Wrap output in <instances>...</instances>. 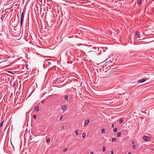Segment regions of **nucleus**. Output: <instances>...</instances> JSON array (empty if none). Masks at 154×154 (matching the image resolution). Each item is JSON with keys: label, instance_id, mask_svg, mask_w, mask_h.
Wrapping results in <instances>:
<instances>
[{"label": "nucleus", "instance_id": "f257e3e1", "mask_svg": "<svg viewBox=\"0 0 154 154\" xmlns=\"http://www.w3.org/2000/svg\"><path fill=\"white\" fill-rule=\"evenodd\" d=\"M149 137L147 136H145L143 137V140L146 141H149Z\"/></svg>", "mask_w": 154, "mask_h": 154}, {"label": "nucleus", "instance_id": "f03ea898", "mask_svg": "<svg viewBox=\"0 0 154 154\" xmlns=\"http://www.w3.org/2000/svg\"><path fill=\"white\" fill-rule=\"evenodd\" d=\"M24 16H21L20 18V24L21 26H22V25L23 22L24 20Z\"/></svg>", "mask_w": 154, "mask_h": 154}, {"label": "nucleus", "instance_id": "7ed1b4c3", "mask_svg": "<svg viewBox=\"0 0 154 154\" xmlns=\"http://www.w3.org/2000/svg\"><path fill=\"white\" fill-rule=\"evenodd\" d=\"M67 109V106L66 105H63L62 106V109L63 111H65Z\"/></svg>", "mask_w": 154, "mask_h": 154}, {"label": "nucleus", "instance_id": "20e7f679", "mask_svg": "<svg viewBox=\"0 0 154 154\" xmlns=\"http://www.w3.org/2000/svg\"><path fill=\"white\" fill-rule=\"evenodd\" d=\"M146 79H140L138 81V82L139 83H141L143 82H145L146 81Z\"/></svg>", "mask_w": 154, "mask_h": 154}, {"label": "nucleus", "instance_id": "39448f33", "mask_svg": "<svg viewBox=\"0 0 154 154\" xmlns=\"http://www.w3.org/2000/svg\"><path fill=\"white\" fill-rule=\"evenodd\" d=\"M89 121H90L89 119H87L85 121L84 126L85 127L89 123Z\"/></svg>", "mask_w": 154, "mask_h": 154}, {"label": "nucleus", "instance_id": "423d86ee", "mask_svg": "<svg viewBox=\"0 0 154 154\" xmlns=\"http://www.w3.org/2000/svg\"><path fill=\"white\" fill-rule=\"evenodd\" d=\"M12 31L14 33H16L17 32V28L16 26L14 27Z\"/></svg>", "mask_w": 154, "mask_h": 154}, {"label": "nucleus", "instance_id": "0eeeda50", "mask_svg": "<svg viewBox=\"0 0 154 154\" xmlns=\"http://www.w3.org/2000/svg\"><path fill=\"white\" fill-rule=\"evenodd\" d=\"M139 33H138L137 32H136L135 34V36L137 38H140V37L139 36Z\"/></svg>", "mask_w": 154, "mask_h": 154}, {"label": "nucleus", "instance_id": "6e6552de", "mask_svg": "<svg viewBox=\"0 0 154 154\" xmlns=\"http://www.w3.org/2000/svg\"><path fill=\"white\" fill-rule=\"evenodd\" d=\"M35 109L37 112L39 110V107L38 106H35Z\"/></svg>", "mask_w": 154, "mask_h": 154}, {"label": "nucleus", "instance_id": "1a4fd4ad", "mask_svg": "<svg viewBox=\"0 0 154 154\" xmlns=\"http://www.w3.org/2000/svg\"><path fill=\"white\" fill-rule=\"evenodd\" d=\"M122 133H124L125 135H126L128 133V131L127 130H124L123 131Z\"/></svg>", "mask_w": 154, "mask_h": 154}, {"label": "nucleus", "instance_id": "9d476101", "mask_svg": "<svg viewBox=\"0 0 154 154\" xmlns=\"http://www.w3.org/2000/svg\"><path fill=\"white\" fill-rule=\"evenodd\" d=\"M141 3V0H137V4L139 5Z\"/></svg>", "mask_w": 154, "mask_h": 154}, {"label": "nucleus", "instance_id": "9b49d317", "mask_svg": "<svg viewBox=\"0 0 154 154\" xmlns=\"http://www.w3.org/2000/svg\"><path fill=\"white\" fill-rule=\"evenodd\" d=\"M42 28L44 30V31H45V30L46 29V27L45 24L43 26H42Z\"/></svg>", "mask_w": 154, "mask_h": 154}, {"label": "nucleus", "instance_id": "f8f14e48", "mask_svg": "<svg viewBox=\"0 0 154 154\" xmlns=\"http://www.w3.org/2000/svg\"><path fill=\"white\" fill-rule=\"evenodd\" d=\"M4 121H2L0 123V129L2 128L3 125V124L4 123Z\"/></svg>", "mask_w": 154, "mask_h": 154}, {"label": "nucleus", "instance_id": "ddd939ff", "mask_svg": "<svg viewBox=\"0 0 154 154\" xmlns=\"http://www.w3.org/2000/svg\"><path fill=\"white\" fill-rule=\"evenodd\" d=\"M68 95H66L65 96V97H64V100H68Z\"/></svg>", "mask_w": 154, "mask_h": 154}, {"label": "nucleus", "instance_id": "4468645a", "mask_svg": "<svg viewBox=\"0 0 154 154\" xmlns=\"http://www.w3.org/2000/svg\"><path fill=\"white\" fill-rule=\"evenodd\" d=\"M116 140V138H113L112 139V142H115Z\"/></svg>", "mask_w": 154, "mask_h": 154}, {"label": "nucleus", "instance_id": "2eb2a0df", "mask_svg": "<svg viewBox=\"0 0 154 154\" xmlns=\"http://www.w3.org/2000/svg\"><path fill=\"white\" fill-rule=\"evenodd\" d=\"M117 128H115V129H113V131L114 133H116L117 132Z\"/></svg>", "mask_w": 154, "mask_h": 154}, {"label": "nucleus", "instance_id": "dca6fc26", "mask_svg": "<svg viewBox=\"0 0 154 154\" xmlns=\"http://www.w3.org/2000/svg\"><path fill=\"white\" fill-rule=\"evenodd\" d=\"M85 136H86V134L85 133H83L82 134V137L84 138L85 137Z\"/></svg>", "mask_w": 154, "mask_h": 154}, {"label": "nucleus", "instance_id": "f3484780", "mask_svg": "<svg viewBox=\"0 0 154 154\" xmlns=\"http://www.w3.org/2000/svg\"><path fill=\"white\" fill-rule=\"evenodd\" d=\"M102 150L103 151V152H104L105 151H106V148L105 146H103V147H102Z\"/></svg>", "mask_w": 154, "mask_h": 154}, {"label": "nucleus", "instance_id": "a211bd4d", "mask_svg": "<svg viewBox=\"0 0 154 154\" xmlns=\"http://www.w3.org/2000/svg\"><path fill=\"white\" fill-rule=\"evenodd\" d=\"M75 134L76 135H77L79 134V130H77L75 131Z\"/></svg>", "mask_w": 154, "mask_h": 154}, {"label": "nucleus", "instance_id": "6ab92c4d", "mask_svg": "<svg viewBox=\"0 0 154 154\" xmlns=\"http://www.w3.org/2000/svg\"><path fill=\"white\" fill-rule=\"evenodd\" d=\"M137 148V146H135V145H134L132 146V148L133 149H135Z\"/></svg>", "mask_w": 154, "mask_h": 154}, {"label": "nucleus", "instance_id": "aec40b11", "mask_svg": "<svg viewBox=\"0 0 154 154\" xmlns=\"http://www.w3.org/2000/svg\"><path fill=\"white\" fill-rule=\"evenodd\" d=\"M121 132L117 134V137H120L121 135Z\"/></svg>", "mask_w": 154, "mask_h": 154}, {"label": "nucleus", "instance_id": "412c9836", "mask_svg": "<svg viewBox=\"0 0 154 154\" xmlns=\"http://www.w3.org/2000/svg\"><path fill=\"white\" fill-rule=\"evenodd\" d=\"M101 131L102 133H104L105 132V130L104 129H102L101 130Z\"/></svg>", "mask_w": 154, "mask_h": 154}, {"label": "nucleus", "instance_id": "4be33fe9", "mask_svg": "<svg viewBox=\"0 0 154 154\" xmlns=\"http://www.w3.org/2000/svg\"><path fill=\"white\" fill-rule=\"evenodd\" d=\"M50 139H49V138H48V139H47V142L48 143H49L50 142Z\"/></svg>", "mask_w": 154, "mask_h": 154}, {"label": "nucleus", "instance_id": "5701e85b", "mask_svg": "<svg viewBox=\"0 0 154 154\" xmlns=\"http://www.w3.org/2000/svg\"><path fill=\"white\" fill-rule=\"evenodd\" d=\"M123 119H120L119 120V123H122L123 122Z\"/></svg>", "mask_w": 154, "mask_h": 154}, {"label": "nucleus", "instance_id": "b1692460", "mask_svg": "<svg viewBox=\"0 0 154 154\" xmlns=\"http://www.w3.org/2000/svg\"><path fill=\"white\" fill-rule=\"evenodd\" d=\"M33 117L34 118V119H35L36 118V116L35 115H33Z\"/></svg>", "mask_w": 154, "mask_h": 154}, {"label": "nucleus", "instance_id": "393cba45", "mask_svg": "<svg viewBox=\"0 0 154 154\" xmlns=\"http://www.w3.org/2000/svg\"><path fill=\"white\" fill-rule=\"evenodd\" d=\"M67 150V148H65L63 150V152H64Z\"/></svg>", "mask_w": 154, "mask_h": 154}, {"label": "nucleus", "instance_id": "a878e982", "mask_svg": "<svg viewBox=\"0 0 154 154\" xmlns=\"http://www.w3.org/2000/svg\"><path fill=\"white\" fill-rule=\"evenodd\" d=\"M110 153L111 154H113L114 152L113 151H111Z\"/></svg>", "mask_w": 154, "mask_h": 154}, {"label": "nucleus", "instance_id": "bb28decb", "mask_svg": "<svg viewBox=\"0 0 154 154\" xmlns=\"http://www.w3.org/2000/svg\"><path fill=\"white\" fill-rule=\"evenodd\" d=\"M114 124H112L111 125V127L113 128L114 127Z\"/></svg>", "mask_w": 154, "mask_h": 154}, {"label": "nucleus", "instance_id": "cd10ccee", "mask_svg": "<svg viewBox=\"0 0 154 154\" xmlns=\"http://www.w3.org/2000/svg\"><path fill=\"white\" fill-rule=\"evenodd\" d=\"M21 16H24V13H23V12H22V13Z\"/></svg>", "mask_w": 154, "mask_h": 154}, {"label": "nucleus", "instance_id": "c85d7f7f", "mask_svg": "<svg viewBox=\"0 0 154 154\" xmlns=\"http://www.w3.org/2000/svg\"><path fill=\"white\" fill-rule=\"evenodd\" d=\"M62 119V116H61L60 117V120H61Z\"/></svg>", "mask_w": 154, "mask_h": 154}, {"label": "nucleus", "instance_id": "c756f323", "mask_svg": "<svg viewBox=\"0 0 154 154\" xmlns=\"http://www.w3.org/2000/svg\"><path fill=\"white\" fill-rule=\"evenodd\" d=\"M45 102V101L43 100H42L41 102L42 103H44Z\"/></svg>", "mask_w": 154, "mask_h": 154}, {"label": "nucleus", "instance_id": "7c9ffc66", "mask_svg": "<svg viewBox=\"0 0 154 154\" xmlns=\"http://www.w3.org/2000/svg\"><path fill=\"white\" fill-rule=\"evenodd\" d=\"M134 141H132L131 142V143L132 144H134Z\"/></svg>", "mask_w": 154, "mask_h": 154}, {"label": "nucleus", "instance_id": "2f4dec72", "mask_svg": "<svg viewBox=\"0 0 154 154\" xmlns=\"http://www.w3.org/2000/svg\"><path fill=\"white\" fill-rule=\"evenodd\" d=\"M90 154H94V153L93 152H91Z\"/></svg>", "mask_w": 154, "mask_h": 154}, {"label": "nucleus", "instance_id": "473e14b6", "mask_svg": "<svg viewBox=\"0 0 154 154\" xmlns=\"http://www.w3.org/2000/svg\"><path fill=\"white\" fill-rule=\"evenodd\" d=\"M64 126H62V129H64Z\"/></svg>", "mask_w": 154, "mask_h": 154}, {"label": "nucleus", "instance_id": "72a5a7b5", "mask_svg": "<svg viewBox=\"0 0 154 154\" xmlns=\"http://www.w3.org/2000/svg\"><path fill=\"white\" fill-rule=\"evenodd\" d=\"M13 86H15V84L14 83L13 84Z\"/></svg>", "mask_w": 154, "mask_h": 154}, {"label": "nucleus", "instance_id": "f704fd0d", "mask_svg": "<svg viewBox=\"0 0 154 154\" xmlns=\"http://www.w3.org/2000/svg\"><path fill=\"white\" fill-rule=\"evenodd\" d=\"M128 154H131L130 152H128Z\"/></svg>", "mask_w": 154, "mask_h": 154}, {"label": "nucleus", "instance_id": "c9c22d12", "mask_svg": "<svg viewBox=\"0 0 154 154\" xmlns=\"http://www.w3.org/2000/svg\"><path fill=\"white\" fill-rule=\"evenodd\" d=\"M8 72L9 73H11V71H8Z\"/></svg>", "mask_w": 154, "mask_h": 154}, {"label": "nucleus", "instance_id": "e433bc0d", "mask_svg": "<svg viewBox=\"0 0 154 154\" xmlns=\"http://www.w3.org/2000/svg\"><path fill=\"white\" fill-rule=\"evenodd\" d=\"M107 72V71L104 72V73H106V72Z\"/></svg>", "mask_w": 154, "mask_h": 154}, {"label": "nucleus", "instance_id": "4c0bfd02", "mask_svg": "<svg viewBox=\"0 0 154 154\" xmlns=\"http://www.w3.org/2000/svg\"><path fill=\"white\" fill-rule=\"evenodd\" d=\"M105 75H107L106 74H105Z\"/></svg>", "mask_w": 154, "mask_h": 154}, {"label": "nucleus", "instance_id": "58836bf2", "mask_svg": "<svg viewBox=\"0 0 154 154\" xmlns=\"http://www.w3.org/2000/svg\"><path fill=\"white\" fill-rule=\"evenodd\" d=\"M141 39H139V40H141Z\"/></svg>", "mask_w": 154, "mask_h": 154}, {"label": "nucleus", "instance_id": "ea45409f", "mask_svg": "<svg viewBox=\"0 0 154 154\" xmlns=\"http://www.w3.org/2000/svg\"><path fill=\"white\" fill-rule=\"evenodd\" d=\"M130 54H131L130 53H129V55H130Z\"/></svg>", "mask_w": 154, "mask_h": 154}]
</instances>
